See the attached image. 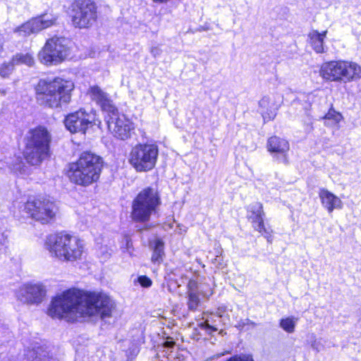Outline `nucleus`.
<instances>
[{
    "label": "nucleus",
    "instance_id": "36",
    "mask_svg": "<svg viewBox=\"0 0 361 361\" xmlns=\"http://www.w3.org/2000/svg\"><path fill=\"white\" fill-rule=\"evenodd\" d=\"M162 51L159 47H152L150 49V53L154 57L160 56Z\"/></svg>",
    "mask_w": 361,
    "mask_h": 361
},
{
    "label": "nucleus",
    "instance_id": "3",
    "mask_svg": "<svg viewBox=\"0 0 361 361\" xmlns=\"http://www.w3.org/2000/svg\"><path fill=\"white\" fill-rule=\"evenodd\" d=\"M102 168L103 160L101 157L84 152L75 162L69 164L68 176L75 184L88 186L99 180Z\"/></svg>",
    "mask_w": 361,
    "mask_h": 361
},
{
    "label": "nucleus",
    "instance_id": "23",
    "mask_svg": "<svg viewBox=\"0 0 361 361\" xmlns=\"http://www.w3.org/2000/svg\"><path fill=\"white\" fill-rule=\"evenodd\" d=\"M39 28L35 23L34 18L25 22L20 26H18L13 29V33L16 34L19 37H28L32 34L39 32Z\"/></svg>",
    "mask_w": 361,
    "mask_h": 361
},
{
    "label": "nucleus",
    "instance_id": "42",
    "mask_svg": "<svg viewBox=\"0 0 361 361\" xmlns=\"http://www.w3.org/2000/svg\"><path fill=\"white\" fill-rule=\"evenodd\" d=\"M0 169H4V164L0 161Z\"/></svg>",
    "mask_w": 361,
    "mask_h": 361
},
{
    "label": "nucleus",
    "instance_id": "34",
    "mask_svg": "<svg viewBox=\"0 0 361 361\" xmlns=\"http://www.w3.org/2000/svg\"><path fill=\"white\" fill-rule=\"evenodd\" d=\"M124 241L126 243V247H123L124 251L128 252L130 255H132L131 248L133 246V243H132L131 240L128 237H126L124 239Z\"/></svg>",
    "mask_w": 361,
    "mask_h": 361
},
{
    "label": "nucleus",
    "instance_id": "9",
    "mask_svg": "<svg viewBox=\"0 0 361 361\" xmlns=\"http://www.w3.org/2000/svg\"><path fill=\"white\" fill-rule=\"evenodd\" d=\"M66 39L52 37L47 40L38 54L39 61L46 66H56L69 56L70 51L65 44Z\"/></svg>",
    "mask_w": 361,
    "mask_h": 361
},
{
    "label": "nucleus",
    "instance_id": "8",
    "mask_svg": "<svg viewBox=\"0 0 361 361\" xmlns=\"http://www.w3.org/2000/svg\"><path fill=\"white\" fill-rule=\"evenodd\" d=\"M159 148L156 144H137L129 154V163L137 172H146L154 168Z\"/></svg>",
    "mask_w": 361,
    "mask_h": 361
},
{
    "label": "nucleus",
    "instance_id": "13",
    "mask_svg": "<svg viewBox=\"0 0 361 361\" xmlns=\"http://www.w3.org/2000/svg\"><path fill=\"white\" fill-rule=\"evenodd\" d=\"M55 209V204L47 200H28L25 206L26 212L42 224H47L54 217Z\"/></svg>",
    "mask_w": 361,
    "mask_h": 361
},
{
    "label": "nucleus",
    "instance_id": "32",
    "mask_svg": "<svg viewBox=\"0 0 361 361\" xmlns=\"http://www.w3.org/2000/svg\"><path fill=\"white\" fill-rule=\"evenodd\" d=\"M137 281L144 288H149L152 284V280L146 276H140Z\"/></svg>",
    "mask_w": 361,
    "mask_h": 361
},
{
    "label": "nucleus",
    "instance_id": "25",
    "mask_svg": "<svg viewBox=\"0 0 361 361\" xmlns=\"http://www.w3.org/2000/svg\"><path fill=\"white\" fill-rule=\"evenodd\" d=\"M11 61L15 65L25 64L27 66H32L35 64V59L30 53H18L14 55Z\"/></svg>",
    "mask_w": 361,
    "mask_h": 361
},
{
    "label": "nucleus",
    "instance_id": "6",
    "mask_svg": "<svg viewBox=\"0 0 361 361\" xmlns=\"http://www.w3.org/2000/svg\"><path fill=\"white\" fill-rule=\"evenodd\" d=\"M161 198L157 188L147 187L142 190L132 202L130 216L135 222L145 223L151 219L161 204Z\"/></svg>",
    "mask_w": 361,
    "mask_h": 361
},
{
    "label": "nucleus",
    "instance_id": "5",
    "mask_svg": "<svg viewBox=\"0 0 361 361\" xmlns=\"http://www.w3.org/2000/svg\"><path fill=\"white\" fill-rule=\"evenodd\" d=\"M51 135L46 128L39 126L28 131L25 137L24 157L32 165H38L48 157Z\"/></svg>",
    "mask_w": 361,
    "mask_h": 361
},
{
    "label": "nucleus",
    "instance_id": "35",
    "mask_svg": "<svg viewBox=\"0 0 361 361\" xmlns=\"http://www.w3.org/2000/svg\"><path fill=\"white\" fill-rule=\"evenodd\" d=\"M227 361H254L251 357L247 356H233Z\"/></svg>",
    "mask_w": 361,
    "mask_h": 361
},
{
    "label": "nucleus",
    "instance_id": "4",
    "mask_svg": "<svg viewBox=\"0 0 361 361\" xmlns=\"http://www.w3.org/2000/svg\"><path fill=\"white\" fill-rule=\"evenodd\" d=\"M44 247L51 257L63 262L80 259L83 252L82 242L78 237L66 233L48 235Z\"/></svg>",
    "mask_w": 361,
    "mask_h": 361
},
{
    "label": "nucleus",
    "instance_id": "12",
    "mask_svg": "<svg viewBox=\"0 0 361 361\" xmlns=\"http://www.w3.org/2000/svg\"><path fill=\"white\" fill-rule=\"evenodd\" d=\"M109 130L118 139L126 140L131 137L134 131L133 123L123 114H120L117 108L105 116Z\"/></svg>",
    "mask_w": 361,
    "mask_h": 361
},
{
    "label": "nucleus",
    "instance_id": "40",
    "mask_svg": "<svg viewBox=\"0 0 361 361\" xmlns=\"http://www.w3.org/2000/svg\"><path fill=\"white\" fill-rule=\"evenodd\" d=\"M133 352L134 355H136L138 353L139 350L136 347H135L133 350Z\"/></svg>",
    "mask_w": 361,
    "mask_h": 361
},
{
    "label": "nucleus",
    "instance_id": "24",
    "mask_svg": "<svg viewBox=\"0 0 361 361\" xmlns=\"http://www.w3.org/2000/svg\"><path fill=\"white\" fill-rule=\"evenodd\" d=\"M28 361H58L56 358L49 355L42 347L37 346L29 350L27 353Z\"/></svg>",
    "mask_w": 361,
    "mask_h": 361
},
{
    "label": "nucleus",
    "instance_id": "41",
    "mask_svg": "<svg viewBox=\"0 0 361 361\" xmlns=\"http://www.w3.org/2000/svg\"><path fill=\"white\" fill-rule=\"evenodd\" d=\"M247 324H250L252 326H255V323L253 322H251L250 319H247Z\"/></svg>",
    "mask_w": 361,
    "mask_h": 361
},
{
    "label": "nucleus",
    "instance_id": "19",
    "mask_svg": "<svg viewBox=\"0 0 361 361\" xmlns=\"http://www.w3.org/2000/svg\"><path fill=\"white\" fill-rule=\"evenodd\" d=\"M319 197L322 206L326 209L329 213H331L334 209H341L343 207L341 200L327 189H320Z\"/></svg>",
    "mask_w": 361,
    "mask_h": 361
},
{
    "label": "nucleus",
    "instance_id": "27",
    "mask_svg": "<svg viewBox=\"0 0 361 361\" xmlns=\"http://www.w3.org/2000/svg\"><path fill=\"white\" fill-rule=\"evenodd\" d=\"M343 118L342 115L335 111L334 109H330L328 113L324 116V124L326 126H334L338 124Z\"/></svg>",
    "mask_w": 361,
    "mask_h": 361
},
{
    "label": "nucleus",
    "instance_id": "10",
    "mask_svg": "<svg viewBox=\"0 0 361 361\" xmlns=\"http://www.w3.org/2000/svg\"><path fill=\"white\" fill-rule=\"evenodd\" d=\"M71 18L75 27L81 29L92 26L97 18L95 3L91 0L75 1L71 6Z\"/></svg>",
    "mask_w": 361,
    "mask_h": 361
},
{
    "label": "nucleus",
    "instance_id": "39",
    "mask_svg": "<svg viewBox=\"0 0 361 361\" xmlns=\"http://www.w3.org/2000/svg\"><path fill=\"white\" fill-rule=\"evenodd\" d=\"M154 2L163 4L169 1L170 0H152Z\"/></svg>",
    "mask_w": 361,
    "mask_h": 361
},
{
    "label": "nucleus",
    "instance_id": "2",
    "mask_svg": "<svg viewBox=\"0 0 361 361\" xmlns=\"http://www.w3.org/2000/svg\"><path fill=\"white\" fill-rule=\"evenodd\" d=\"M74 84L59 77L54 79H41L37 87V99L41 105L59 108L62 104H68Z\"/></svg>",
    "mask_w": 361,
    "mask_h": 361
},
{
    "label": "nucleus",
    "instance_id": "30",
    "mask_svg": "<svg viewBox=\"0 0 361 361\" xmlns=\"http://www.w3.org/2000/svg\"><path fill=\"white\" fill-rule=\"evenodd\" d=\"M14 64L12 61L4 63L0 66V75L2 78L8 77L13 71Z\"/></svg>",
    "mask_w": 361,
    "mask_h": 361
},
{
    "label": "nucleus",
    "instance_id": "14",
    "mask_svg": "<svg viewBox=\"0 0 361 361\" xmlns=\"http://www.w3.org/2000/svg\"><path fill=\"white\" fill-rule=\"evenodd\" d=\"M47 293L45 286L40 283H26L20 286L16 293V298L23 304L37 305L42 302Z\"/></svg>",
    "mask_w": 361,
    "mask_h": 361
},
{
    "label": "nucleus",
    "instance_id": "17",
    "mask_svg": "<svg viewBox=\"0 0 361 361\" xmlns=\"http://www.w3.org/2000/svg\"><path fill=\"white\" fill-rule=\"evenodd\" d=\"M281 97L278 96L279 101H276L275 96L263 97L259 102V111L262 114L264 120L274 119L276 114V111L280 106L281 101Z\"/></svg>",
    "mask_w": 361,
    "mask_h": 361
},
{
    "label": "nucleus",
    "instance_id": "7",
    "mask_svg": "<svg viewBox=\"0 0 361 361\" xmlns=\"http://www.w3.org/2000/svg\"><path fill=\"white\" fill-rule=\"evenodd\" d=\"M319 74L326 80L347 82L361 77V66L352 61H333L324 63Z\"/></svg>",
    "mask_w": 361,
    "mask_h": 361
},
{
    "label": "nucleus",
    "instance_id": "15",
    "mask_svg": "<svg viewBox=\"0 0 361 361\" xmlns=\"http://www.w3.org/2000/svg\"><path fill=\"white\" fill-rule=\"evenodd\" d=\"M264 212L262 204L260 202H254L248 206L247 218L251 221L252 226L263 236L271 242V233L264 224Z\"/></svg>",
    "mask_w": 361,
    "mask_h": 361
},
{
    "label": "nucleus",
    "instance_id": "21",
    "mask_svg": "<svg viewBox=\"0 0 361 361\" xmlns=\"http://www.w3.org/2000/svg\"><path fill=\"white\" fill-rule=\"evenodd\" d=\"M327 34V30L319 32L317 30H312L308 34L309 42L317 54L325 52V47L324 45V39Z\"/></svg>",
    "mask_w": 361,
    "mask_h": 361
},
{
    "label": "nucleus",
    "instance_id": "37",
    "mask_svg": "<svg viewBox=\"0 0 361 361\" xmlns=\"http://www.w3.org/2000/svg\"><path fill=\"white\" fill-rule=\"evenodd\" d=\"M112 252L111 249L109 250L106 247H101V253L104 259L109 258L111 255Z\"/></svg>",
    "mask_w": 361,
    "mask_h": 361
},
{
    "label": "nucleus",
    "instance_id": "18",
    "mask_svg": "<svg viewBox=\"0 0 361 361\" xmlns=\"http://www.w3.org/2000/svg\"><path fill=\"white\" fill-rule=\"evenodd\" d=\"M88 94L91 99L96 102L101 106L102 111L106 114L110 112H115L116 107L113 104L109 95L99 86L94 85L90 87L88 90Z\"/></svg>",
    "mask_w": 361,
    "mask_h": 361
},
{
    "label": "nucleus",
    "instance_id": "1",
    "mask_svg": "<svg viewBox=\"0 0 361 361\" xmlns=\"http://www.w3.org/2000/svg\"><path fill=\"white\" fill-rule=\"evenodd\" d=\"M115 309V302L105 293L71 288L52 299L48 314L71 322L94 315L105 320L112 317Z\"/></svg>",
    "mask_w": 361,
    "mask_h": 361
},
{
    "label": "nucleus",
    "instance_id": "28",
    "mask_svg": "<svg viewBox=\"0 0 361 361\" xmlns=\"http://www.w3.org/2000/svg\"><path fill=\"white\" fill-rule=\"evenodd\" d=\"M297 321V318L286 317L281 320L280 326L287 333H293L295 331Z\"/></svg>",
    "mask_w": 361,
    "mask_h": 361
},
{
    "label": "nucleus",
    "instance_id": "26",
    "mask_svg": "<svg viewBox=\"0 0 361 361\" xmlns=\"http://www.w3.org/2000/svg\"><path fill=\"white\" fill-rule=\"evenodd\" d=\"M164 255V244L161 240L155 241L153 254L152 256V262L154 264H160L163 261Z\"/></svg>",
    "mask_w": 361,
    "mask_h": 361
},
{
    "label": "nucleus",
    "instance_id": "29",
    "mask_svg": "<svg viewBox=\"0 0 361 361\" xmlns=\"http://www.w3.org/2000/svg\"><path fill=\"white\" fill-rule=\"evenodd\" d=\"M188 306L190 310H195L199 304L200 298L197 293H188Z\"/></svg>",
    "mask_w": 361,
    "mask_h": 361
},
{
    "label": "nucleus",
    "instance_id": "38",
    "mask_svg": "<svg viewBox=\"0 0 361 361\" xmlns=\"http://www.w3.org/2000/svg\"><path fill=\"white\" fill-rule=\"evenodd\" d=\"M174 345H175V342L174 341H166L164 343V348H173Z\"/></svg>",
    "mask_w": 361,
    "mask_h": 361
},
{
    "label": "nucleus",
    "instance_id": "16",
    "mask_svg": "<svg viewBox=\"0 0 361 361\" xmlns=\"http://www.w3.org/2000/svg\"><path fill=\"white\" fill-rule=\"evenodd\" d=\"M267 149L279 161L285 164L288 163L287 154L290 146L286 140L277 136L271 137L267 141Z\"/></svg>",
    "mask_w": 361,
    "mask_h": 361
},
{
    "label": "nucleus",
    "instance_id": "33",
    "mask_svg": "<svg viewBox=\"0 0 361 361\" xmlns=\"http://www.w3.org/2000/svg\"><path fill=\"white\" fill-rule=\"evenodd\" d=\"M188 293H197L198 285L195 280L190 279L188 283Z\"/></svg>",
    "mask_w": 361,
    "mask_h": 361
},
{
    "label": "nucleus",
    "instance_id": "11",
    "mask_svg": "<svg viewBox=\"0 0 361 361\" xmlns=\"http://www.w3.org/2000/svg\"><path fill=\"white\" fill-rule=\"evenodd\" d=\"M67 130L72 133H85L90 126H99L101 121L99 119L97 112L91 110L89 112L80 109V110L68 114L64 121Z\"/></svg>",
    "mask_w": 361,
    "mask_h": 361
},
{
    "label": "nucleus",
    "instance_id": "20",
    "mask_svg": "<svg viewBox=\"0 0 361 361\" xmlns=\"http://www.w3.org/2000/svg\"><path fill=\"white\" fill-rule=\"evenodd\" d=\"M222 312L223 311L219 309L216 314H210L205 318L204 321L197 324L198 327L205 331L207 334L212 335V332L218 331V326L220 323V318L222 317Z\"/></svg>",
    "mask_w": 361,
    "mask_h": 361
},
{
    "label": "nucleus",
    "instance_id": "22",
    "mask_svg": "<svg viewBox=\"0 0 361 361\" xmlns=\"http://www.w3.org/2000/svg\"><path fill=\"white\" fill-rule=\"evenodd\" d=\"M39 28V31L48 28L56 24L58 16L53 12H46L33 18Z\"/></svg>",
    "mask_w": 361,
    "mask_h": 361
},
{
    "label": "nucleus",
    "instance_id": "31",
    "mask_svg": "<svg viewBox=\"0 0 361 361\" xmlns=\"http://www.w3.org/2000/svg\"><path fill=\"white\" fill-rule=\"evenodd\" d=\"M17 163L10 165L8 169L16 173H23L24 165L21 161H19L18 159H17Z\"/></svg>",
    "mask_w": 361,
    "mask_h": 361
}]
</instances>
